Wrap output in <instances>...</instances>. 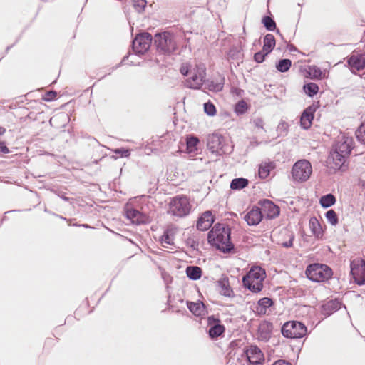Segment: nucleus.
<instances>
[{
	"mask_svg": "<svg viewBox=\"0 0 365 365\" xmlns=\"http://www.w3.org/2000/svg\"><path fill=\"white\" fill-rule=\"evenodd\" d=\"M230 235L231 230L228 225L217 223L208 232L207 240L209 243L223 253H230L234 250Z\"/></svg>",
	"mask_w": 365,
	"mask_h": 365,
	"instance_id": "f257e3e1",
	"label": "nucleus"
},
{
	"mask_svg": "<svg viewBox=\"0 0 365 365\" xmlns=\"http://www.w3.org/2000/svg\"><path fill=\"white\" fill-rule=\"evenodd\" d=\"M353 145V138L344 135L336 142L330 154L335 169H340L344 166L354 148Z\"/></svg>",
	"mask_w": 365,
	"mask_h": 365,
	"instance_id": "f03ea898",
	"label": "nucleus"
},
{
	"mask_svg": "<svg viewBox=\"0 0 365 365\" xmlns=\"http://www.w3.org/2000/svg\"><path fill=\"white\" fill-rule=\"evenodd\" d=\"M265 277L264 269L259 267H254L242 277V284L252 292L259 293L263 288Z\"/></svg>",
	"mask_w": 365,
	"mask_h": 365,
	"instance_id": "7ed1b4c3",
	"label": "nucleus"
},
{
	"mask_svg": "<svg viewBox=\"0 0 365 365\" xmlns=\"http://www.w3.org/2000/svg\"><path fill=\"white\" fill-rule=\"evenodd\" d=\"M154 44L158 52L165 55H170L178 49L176 36L170 31L155 34Z\"/></svg>",
	"mask_w": 365,
	"mask_h": 365,
	"instance_id": "20e7f679",
	"label": "nucleus"
},
{
	"mask_svg": "<svg viewBox=\"0 0 365 365\" xmlns=\"http://www.w3.org/2000/svg\"><path fill=\"white\" fill-rule=\"evenodd\" d=\"M307 277L314 282H323L329 279L333 272L331 269L323 264H309L305 271Z\"/></svg>",
	"mask_w": 365,
	"mask_h": 365,
	"instance_id": "39448f33",
	"label": "nucleus"
},
{
	"mask_svg": "<svg viewBox=\"0 0 365 365\" xmlns=\"http://www.w3.org/2000/svg\"><path fill=\"white\" fill-rule=\"evenodd\" d=\"M190 210L189 199L184 195H178L170 200L168 213L175 217H183L189 215Z\"/></svg>",
	"mask_w": 365,
	"mask_h": 365,
	"instance_id": "423d86ee",
	"label": "nucleus"
},
{
	"mask_svg": "<svg viewBox=\"0 0 365 365\" xmlns=\"http://www.w3.org/2000/svg\"><path fill=\"white\" fill-rule=\"evenodd\" d=\"M281 332L285 338L301 339L307 335V328L302 322L289 321L283 324Z\"/></svg>",
	"mask_w": 365,
	"mask_h": 365,
	"instance_id": "0eeeda50",
	"label": "nucleus"
},
{
	"mask_svg": "<svg viewBox=\"0 0 365 365\" xmlns=\"http://www.w3.org/2000/svg\"><path fill=\"white\" fill-rule=\"evenodd\" d=\"M312 172L311 163L307 160H300L294 164L292 175L294 180L305 182L309 178Z\"/></svg>",
	"mask_w": 365,
	"mask_h": 365,
	"instance_id": "6e6552de",
	"label": "nucleus"
},
{
	"mask_svg": "<svg viewBox=\"0 0 365 365\" xmlns=\"http://www.w3.org/2000/svg\"><path fill=\"white\" fill-rule=\"evenodd\" d=\"M191 76L186 79L185 86L192 89H200L205 82L206 68L204 64L196 65L190 72Z\"/></svg>",
	"mask_w": 365,
	"mask_h": 365,
	"instance_id": "1a4fd4ad",
	"label": "nucleus"
},
{
	"mask_svg": "<svg viewBox=\"0 0 365 365\" xmlns=\"http://www.w3.org/2000/svg\"><path fill=\"white\" fill-rule=\"evenodd\" d=\"M152 41L153 37L148 32L138 34L132 43L133 51L138 55L145 53L150 48Z\"/></svg>",
	"mask_w": 365,
	"mask_h": 365,
	"instance_id": "9d476101",
	"label": "nucleus"
},
{
	"mask_svg": "<svg viewBox=\"0 0 365 365\" xmlns=\"http://www.w3.org/2000/svg\"><path fill=\"white\" fill-rule=\"evenodd\" d=\"M224 138L218 134L213 133L208 135L207 139V146L212 153L217 155H222L226 153L223 145Z\"/></svg>",
	"mask_w": 365,
	"mask_h": 365,
	"instance_id": "9b49d317",
	"label": "nucleus"
},
{
	"mask_svg": "<svg viewBox=\"0 0 365 365\" xmlns=\"http://www.w3.org/2000/svg\"><path fill=\"white\" fill-rule=\"evenodd\" d=\"M207 325L210 327L208 329L209 336L212 339H217L225 331V327L221 324L220 319L214 315L207 317Z\"/></svg>",
	"mask_w": 365,
	"mask_h": 365,
	"instance_id": "f8f14e48",
	"label": "nucleus"
},
{
	"mask_svg": "<svg viewBox=\"0 0 365 365\" xmlns=\"http://www.w3.org/2000/svg\"><path fill=\"white\" fill-rule=\"evenodd\" d=\"M258 205L263 216L265 215L268 219H274L279 215V207L270 200H261L258 202Z\"/></svg>",
	"mask_w": 365,
	"mask_h": 365,
	"instance_id": "ddd939ff",
	"label": "nucleus"
},
{
	"mask_svg": "<svg viewBox=\"0 0 365 365\" xmlns=\"http://www.w3.org/2000/svg\"><path fill=\"white\" fill-rule=\"evenodd\" d=\"M351 274L356 284L358 285L365 284V260L361 259L360 264L351 262Z\"/></svg>",
	"mask_w": 365,
	"mask_h": 365,
	"instance_id": "4468645a",
	"label": "nucleus"
},
{
	"mask_svg": "<svg viewBox=\"0 0 365 365\" xmlns=\"http://www.w3.org/2000/svg\"><path fill=\"white\" fill-rule=\"evenodd\" d=\"M125 216L133 224L137 225H146L150 222V217L146 214L142 213L133 208L127 209L125 210Z\"/></svg>",
	"mask_w": 365,
	"mask_h": 365,
	"instance_id": "2eb2a0df",
	"label": "nucleus"
},
{
	"mask_svg": "<svg viewBox=\"0 0 365 365\" xmlns=\"http://www.w3.org/2000/svg\"><path fill=\"white\" fill-rule=\"evenodd\" d=\"M243 354L245 355L248 362L253 365L259 364L263 360V354L257 346H250L248 348H245Z\"/></svg>",
	"mask_w": 365,
	"mask_h": 365,
	"instance_id": "dca6fc26",
	"label": "nucleus"
},
{
	"mask_svg": "<svg viewBox=\"0 0 365 365\" xmlns=\"http://www.w3.org/2000/svg\"><path fill=\"white\" fill-rule=\"evenodd\" d=\"M243 219L250 226L259 224L263 219V214L258 206H253L250 211L245 214Z\"/></svg>",
	"mask_w": 365,
	"mask_h": 365,
	"instance_id": "f3484780",
	"label": "nucleus"
},
{
	"mask_svg": "<svg viewBox=\"0 0 365 365\" xmlns=\"http://www.w3.org/2000/svg\"><path fill=\"white\" fill-rule=\"evenodd\" d=\"M341 305V302L337 299L324 302L321 305V314L325 317H327L338 311L340 309Z\"/></svg>",
	"mask_w": 365,
	"mask_h": 365,
	"instance_id": "a211bd4d",
	"label": "nucleus"
},
{
	"mask_svg": "<svg viewBox=\"0 0 365 365\" xmlns=\"http://www.w3.org/2000/svg\"><path fill=\"white\" fill-rule=\"evenodd\" d=\"M317 108L314 106H309L304 110L300 118V125L304 129H309L314 120V115Z\"/></svg>",
	"mask_w": 365,
	"mask_h": 365,
	"instance_id": "6ab92c4d",
	"label": "nucleus"
},
{
	"mask_svg": "<svg viewBox=\"0 0 365 365\" xmlns=\"http://www.w3.org/2000/svg\"><path fill=\"white\" fill-rule=\"evenodd\" d=\"M187 307L190 312L197 317H202L208 313L205 304L200 300L195 302L187 301Z\"/></svg>",
	"mask_w": 365,
	"mask_h": 365,
	"instance_id": "aec40b11",
	"label": "nucleus"
},
{
	"mask_svg": "<svg viewBox=\"0 0 365 365\" xmlns=\"http://www.w3.org/2000/svg\"><path fill=\"white\" fill-rule=\"evenodd\" d=\"M347 63L352 72L354 70L361 71L365 68V54L351 55L348 58Z\"/></svg>",
	"mask_w": 365,
	"mask_h": 365,
	"instance_id": "412c9836",
	"label": "nucleus"
},
{
	"mask_svg": "<svg viewBox=\"0 0 365 365\" xmlns=\"http://www.w3.org/2000/svg\"><path fill=\"white\" fill-rule=\"evenodd\" d=\"M214 222V219L210 211H206L198 218L197 222V229L200 231L207 230Z\"/></svg>",
	"mask_w": 365,
	"mask_h": 365,
	"instance_id": "4be33fe9",
	"label": "nucleus"
},
{
	"mask_svg": "<svg viewBox=\"0 0 365 365\" xmlns=\"http://www.w3.org/2000/svg\"><path fill=\"white\" fill-rule=\"evenodd\" d=\"M225 84V78L219 76L217 78L212 81H205V88L210 91L219 92L223 89Z\"/></svg>",
	"mask_w": 365,
	"mask_h": 365,
	"instance_id": "5701e85b",
	"label": "nucleus"
},
{
	"mask_svg": "<svg viewBox=\"0 0 365 365\" xmlns=\"http://www.w3.org/2000/svg\"><path fill=\"white\" fill-rule=\"evenodd\" d=\"M273 324L269 321L262 322L258 327L260 337L264 340H268L272 333Z\"/></svg>",
	"mask_w": 365,
	"mask_h": 365,
	"instance_id": "b1692460",
	"label": "nucleus"
},
{
	"mask_svg": "<svg viewBox=\"0 0 365 365\" xmlns=\"http://www.w3.org/2000/svg\"><path fill=\"white\" fill-rule=\"evenodd\" d=\"M274 304L272 299L269 297H263L257 302V312L259 314H265L267 309Z\"/></svg>",
	"mask_w": 365,
	"mask_h": 365,
	"instance_id": "393cba45",
	"label": "nucleus"
},
{
	"mask_svg": "<svg viewBox=\"0 0 365 365\" xmlns=\"http://www.w3.org/2000/svg\"><path fill=\"white\" fill-rule=\"evenodd\" d=\"M309 228L312 232V234L317 237L320 238L323 235L322 228L318 221V220L315 217H311L309 222Z\"/></svg>",
	"mask_w": 365,
	"mask_h": 365,
	"instance_id": "a878e982",
	"label": "nucleus"
},
{
	"mask_svg": "<svg viewBox=\"0 0 365 365\" xmlns=\"http://www.w3.org/2000/svg\"><path fill=\"white\" fill-rule=\"evenodd\" d=\"M159 241L164 247H168V245H173V232L170 228L164 230L162 236L160 237Z\"/></svg>",
	"mask_w": 365,
	"mask_h": 365,
	"instance_id": "bb28decb",
	"label": "nucleus"
},
{
	"mask_svg": "<svg viewBox=\"0 0 365 365\" xmlns=\"http://www.w3.org/2000/svg\"><path fill=\"white\" fill-rule=\"evenodd\" d=\"M275 43V38L272 34H268L265 35L264 37V45L262 47L264 51H267V53H270L274 48Z\"/></svg>",
	"mask_w": 365,
	"mask_h": 365,
	"instance_id": "cd10ccee",
	"label": "nucleus"
},
{
	"mask_svg": "<svg viewBox=\"0 0 365 365\" xmlns=\"http://www.w3.org/2000/svg\"><path fill=\"white\" fill-rule=\"evenodd\" d=\"M185 272L187 277L192 280H197L202 276V269L197 266H188Z\"/></svg>",
	"mask_w": 365,
	"mask_h": 365,
	"instance_id": "c85d7f7f",
	"label": "nucleus"
},
{
	"mask_svg": "<svg viewBox=\"0 0 365 365\" xmlns=\"http://www.w3.org/2000/svg\"><path fill=\"white\" fill-rule=\"evenodd\" d=\"M249 184V180L244 178H237L233 179L230 182V188L234 190H239L246 187Z\"/></svg>",
	"mask_w": 365,
	"mask_h": 365,
	"instance_id": "c756f323",
	"label": "nucleus"
},
{
	"mask_svg": "<svg viewBox=\"0 0 365 365\" xmlns=\"http://www.w3.org/2000/svg\"><path fill=\"white\" fill-rule=\"evenodd\" d=\"M336 202V198L334 195L331 193L323 195L319 199V203L321 206L324 208H328L332 205H334Z\"/></svg>",
	"mask_w": 365,
	"mask_h": 365,
	"instance_id": "7c9ffc66",
	"label": "nucleus"
},
{
	"mask_svg": "<svg viewBox=\"0 0 365 365\" xmlns=\"http://www.w3.org/2000/svg\"><path fill=\"white\" fill-rule=\"evenodd\" d=\"M303 90L308 96L313 97L318 93L319 86L317 83L311 82L304 84Z\"/></svg>",
	"mask_w": 365,
	"mask_h": 365,
	"instance_id": "2f4dec72",
	"label": "nucleus"
},
{
	"mask_svg": "<svg viewBox=\"0 0 365 365\" xmlns=\"http://www.w3.org/2000/svg\"><path fill=\"white\" fill-rule=\"evenodd\" d=\"M262 22L267 30L270 31L277 30V32L279 34V29H277L276 23L272 17L264 16L262 19Z\"/></svg>",
	"mask_w": 365,
	"mask_h": 365,
	"instance_id": "473e14b6",
	"label": "nucleus"
},
{
	"mask_svg": "<svg viewBox=\"0 0 365 365\" xmlns=\"http://www.w3.org/2000/svg\"><path fill=\"white\" fill-rule=\"evenodd\" d=\"M291 66H292V61L290 59L283 58V59H280L276 63V68L279 72L284 73L289 70Z\"/></svg>",
	"mask_w": 365,
	"mask_h": 365,
	"instance_id": "72a5a7b5",
	"label": "nucleus"
},
{
	"mask_svg": "<svg viewBox=\"0 0 365 365\" xmlns=\"http://www.w3.org/2000/svg\"><path fill=\"white\" fill-rule=\"evenodd\" d=\"M355 135L358 142L365 145V122L361 123L358 127Z\"/></svg>",
	"mask_w": 365,
	"mask_h": 365,
	"instance_id": "f704fd0d",
	"label": "nucleus"
},
{
	"mask_svg": "<svg viewBox=\"0 0 365 365\" xmlns=\"http://www.w3.org/2000/svg\"><path fill=\"white\" fill-rule=\"evenodd\" d=\"M284 235L288 237V240L282 242H278V244L281 245L283 247L289 248L293 245V241L295 237L294 234L293 232L286 230H284Z\"/></svg>",
	"mask_w": 365,
	"mask_h": 365,
	"instance_id": "c9c22d12",
	"label": "nucleus"
},
{
	"mask_svg": "<svg viewBox=\"0 0 365 365\" xmlns=\"http://www.w3.org/2000/svg\"><path fill=\"white\" fill-rule=\"evenodd\" d=\"M289 131V125L287 122L281 120L277 128L278 137H284L287 135Z\"/></svg>",
	"mask_w": 365,
	"mask_h": 365,
	"instance_id": "e433bc0d",
	"label": "nucleus"
},
{
	"mask_svg": "<svg viewBox=\"0 0 365 365\" xmlns=\"http://www.w3.org/2000/svg\"><path fill=\"white\" fill-rule=\"evenodd\" d=\"M325 217L329 223L331 225H336L339 222L338 216L334 210H329L325 213Z\"/></svg>",
	"mask_w": 365,
	"mask_h": 365,
	"instance_id": "4c0bfd02",
	"label": "nucleus"
},
{
	"mask_svg": "<svg viewBox=\"0 0 365 365\" xmlns=\"http://www.w3.org/2000/svg\"><path fill=\"white\" fill-rule=\"evenodd\" d=\"M199 143V140L196 137H190L187 138V149L188 152L191 153L197 150V145Z\"/></svg>",
	"mask_w": 365,
	"mask_h": 365,
	"instance_id": "58836bf2",
	"label": "nucleus"
},
{
	"mask_svg": "<svg viewBox=\"0 0 365 365\" xmlns=\"http://www.w3.org/2000/svg\"><path fill=\"white\" fill-rule=\"evenodd\" d=\"M220 293L223 294L225 297H231L233 291L230 288L229 284L226 281H222L220 282Z\"/></svg>",
	"mask_w": 365,
	"mask_h": 365,
	"instance_id": "ea45409f",
	"label": "nucleus"
},
{
	"mask_svg": "<svg viewBox=\"0 0 365 365\" xmlns=\"http://www.w3.org/2000/svg\"><path fill=\"white\" fill-rule=\"evenodd\" d=\"M248 108L247 103L241 100L238 101L235 107V112L237 115H242L244 114Z\"/></svg>",
	"mask_w": 365,
	"mask_h": 365,
	"instance_id": "a19ab883",
	"label": "nucleus"
},
{
	"mask_svg": "<svg viewBox=\"0 0 365 365\" xmlns=\"http://www.w3.org/2000/svg\"><path fill=\"white\" fill-rule=\"evenodd\" d=\"M204 111L209 116H214L216 114V108L215 105L210 102L204 103Z\"/></svg>",
	"mask_w": 365,
	"mask_h": 365,
	"instance_id": "79ce46f5",
	"label": "nucleus"
},
{
	"mask_svg": "<svg viewBox=\"0 0 365 365\" xmlns=\"http://www.w3.org/2000/svg\"><path fill=\"white\" fill-rule=\"evenodd\" d=\"M133 7L138 12H142L144 11L146 6V0H133Z\"/></svg>",
	"mask_w": 365,
	"mask_h": 365,
	"instance_id": "37998d69",
	"label": "nucleus"
},
{
	"mask_svg": "<svg viewBox=\"0 0 365 365\" xmlns=\"http://www.w3.org/2000/svg\"><path fill=\"white\" fill-rule=\"evenodd\" d=\"M270 173V168L269 165H260L258 170V174L260 178L265 179L267 177L269 176Z\"/></svg>",
	"mask_w": 365,
	"mask_h": 365,
	"instance_id": "c03bdc74",
	"label": "nucleus"
},
{
	"mask_svg": "<svg viewBox=\"0 0 365 365\" xmlns=\"http://www.w3.org/2000/svg\"><path fill=\"white\" fill-rule=\"evenodd\" d=\"M269 53H267V51H264V50L262 48L261 51L255 53L254 60L255 62H257L258 63H262L264 61L265 57Z\"/></svg>",
	"mask_w": 365,
	"mask_h": 365,
	"instance_id": "a18cd8bd",
	"label": "nucleus"
},
{
	"mask_svg": "<svg viewBox=\"0 0 365 365\" xmlns=\"http://www.w3.org/2000/svg\"><path fill=\"white\" fill-rule=\"evenodd\" d=\"M115 154H118L122 158H128L130 155V150L124 148H119L113 150Z\"/></svg>",
	"mask_w": 365,
	"mask_h": 365,
	"instance_id": "49530a36",
	"label": "nucleus"
},
{
	"mask_svg": "<svg viewBox=\"0 0 365 365\" xmlns=\"http://www.w3.org/2000/svg\"><path fill=\"white\" fill-rule=\"evenodd\" d=\"M56 96H57V93L56 91H48L46 93L44 100L46 101H52L56 98Z\"/></svg>",
	"mask_w": 365,
	"mask_h": 365,
	"instance_id": "de8ad7c7",
	"label": "nucleus"
},
{
	"mask_svg": "<svg viewBox=\"0 0 365 365\" xmlns=\"http://www.w3.org/2000/svg\"><path fill=\"white\" fill-rule=\"evenodd\" d=\"M0 152L4 154H7L9 153V150L4 142H0Z\"/></svg>",
	"mask_w": 365,
	"mask_h": 365,
	"instance_id": "09e8293b",
	"label": "nucleus"
},
{
	"mask_svg": "<svg viewBox=\"0 0 365 365\" xmlns=\"http://www.w3.org/2000/svg\"><path fill=\"white\" fill-rule=\"evenodd\" d=\"M44 212H47V213H48V214H50V215H54V216H56V217H59L60 219H62V220H63L68 221V219H66V217H63V216H61V215H58V214H56V213H54V212H52L51 211L48 210L47 208H45V209H44Z\"/></svg>",
	"mask_w": 365,
	"mask_h": 365,
	"instance_id": "8fccbe9b",
	"label": "nucleus"
},
{
	"mask_svg": "<svg viewBox=\"0 0 365 365\" xmlns=\"http://www.w3.org/2000/svg\"><path fill=\"white\" fill-rule=\"evenodd\" d=\"M180 73L183 75V76H188L189 74V68L187 66H182L181 68H180Z\"/></svg>",
	"mask_w": 365,
	"mask_h": 365,
	"instance_id": "3c124183",
	"label": "nucleus"
},
{
	"mask_svg": "<svg viewBox=\"0 0 365 365\" xmlns=\"http://www.w3.org/2000/svg\"><path fill=\"white\" fill-rule=\"evenodd\" d=\"M272 365H292V364L284 360H278L275 361Z\"/></svg>",
	"mask_w": 365,
	"mask_h": 365,
	"instance_id": "603ef678",
	"label": "nucleus"
},
{
	"mask_svg": "<svg viewBox=\"0 0 365 365\" xmlns=\"http://www.w3.org/2000/svg\"><path fill=\"white\" fill-rule=\"evenodd\" d=\"M255 124L257 127H259V128H263V121L262 119L260 118H258V119H256L255 120Z\"/></svg>",
	"mask_w": 365,
	"mask_h": 365,
	"instance_id": "864d4df0",
	"label": "nucleus"
},
{
	"mask_svg": "<svg viewBox=\"0 0 365 365\" xmlns=\"http://www.w3.org/2000/svg\"><path fill=\"white\" fill-rule=\"evenodd\" d=\"M322 75V71L319 68H314V76L316 78H319Z\"/></svg>",
	"mask_w": 365,
	"mask_h": 365,
	"instance_id": "5fc2aeb1",
	"label": "nucleus"
},
{
	"mask_svg": "<svg viewBox=\"0 0 365 365\" xmlns=\"http://www.w3.org/2000/svg\"><path fill=\"white\" fill-rule=\"evenodd\" d=\"M128 58V57L127 56H124L120 63L116 66V68H118L119 66L123 65L125 62V61H127Z\"/></svg>",
	"mask_w": 365,
	"mask_h": 365,
	"instance_id": "6e6d98bb",
	"label": "nucleus"
},
{
	"mask_svg": "<svg viewBox=\"0 0 365 365\" xmlns=\"http://www.w3.org/2000/svg\"><path fill=\"white\" fill-rule=\"evenodd\" d=\"M6 130L3 127H0V135H3L5 133Z\"/></svg>",
	"mask_w": 365,
	"mask_h": 365,
	"instance_id": "4d7b16f0",
	"label": "nucleus"
},
{
	"mask_svg": "<svg viewBox=\"0 0 365 365\" xmlns=\"http://www.w3.org/2000/svg\"><path fill=\"white\" fill-rule=\"evenodd\" d=\"M61 197L62 199H63L65 201H68V197H66V196L62 195Z\"/></svg>",
	"mask_w": 365,
	"mask_h": 365,
	"instance_id": "13d9d810",
	"label": "nucleus"
},
{
	"mask_svg": "<svg viewBox=\"0 0 365 365\" xmlns=\"http://www.w3.org/2000/svg\"><path fill=\"white\" fill-rule=\"evenodd\" d=\"M81 227H83L86 228L90 227L89 225H88L87 224H82Z\"/></svg>",
	"mask_w": 365,
	"mask_h": 365,
	"instance_id": "bf43d9fd",
	"label": "nucleus"
},
{
	"mask_svg": "<svg viewBox=\"0 0 365 365\" xmlns=\"http://www.w3.org/2000/svg\"><path fill=\"white\" fill-rule=\"evenodd\" d=\"M73 226L81 227V225H79V224H77V223H74V224H73Z\"/></svg>",
	"mask_w": 365,
	"mask_h": 365,
	"instance_id": "052dcab7",
	"label": "nucleus"
},
{
	"mask_svg": "<svg viewBox=\"0 0 365 365\" xmlns=\"http://www.w3.org/2000/svg\"><path fill=\"white\" fill-rule=\"evenodd\" d=\"M245 34H246V33H245V28H243V33H242V35H245Z\"/></svg>",
	"mask_w": 365,
	"mask_h": 365,
	"instance_id": "680f3d73",
	"label": "nucleus"
},
{
	"mask_svg": "<svg viewBox=\"0 0 365 365\" xmlns=\"http://www.w3.org/2000/svg\"><path fill=\"white\" fill-rule=\"evenodd\" d=\"M292 50H296V48H294V47L293 46V48H290V51H292Z\"/></svg>",
	"mask_w": 365,
	"mask_h": 365,
	"instance_id": "e2e57ef3",
	"label": "nucleus"
},
{
	"mask_svg": "<svg viewBox=\"0 0 365 365\" xmlns=\"http://www.w3.org/2000/svg\"><path fill=\"white\" fill-rule=\"evenodd\" d=\"M292 50H296V48H294V47L293 46V48H290V51H292Z\"/></svg>",
	"mask_w": 365,
	"mask_h": 365,
	"instance_id": "0e129e2a",
	"label": "nucleus"
},
{
	"mask_svg": "<svg viewBox=\"0 0 365 365\" xmlns=\"http://www.w3.org/2000/svg\"><path fill=\"white\" fill-rule=\"evenodd\" d=\"M292 50H296V48H294V47L293 46V48H290V51H292Z\"/></svg>",
	"mask_w": 365,
	"mask_h": 365,
	"instance_id": "69168bd1",
	"label": "nucleus"
},
{
	"mask_svg": "<svg viewBox=\"0 0 365 365\" xmlns=\"http://www.w3.org/2000/svg\"><path fill=\"white\" fill-rule=\"evenodd\" d=\"M240 38L243 39V40H245V37L244 36H240Z\"/></svg>",
	"mask_w": 365,
	"mask_h": 365,
	"instance_id": "338daca9",
	"label": "nucleus"
}]
</instances>
